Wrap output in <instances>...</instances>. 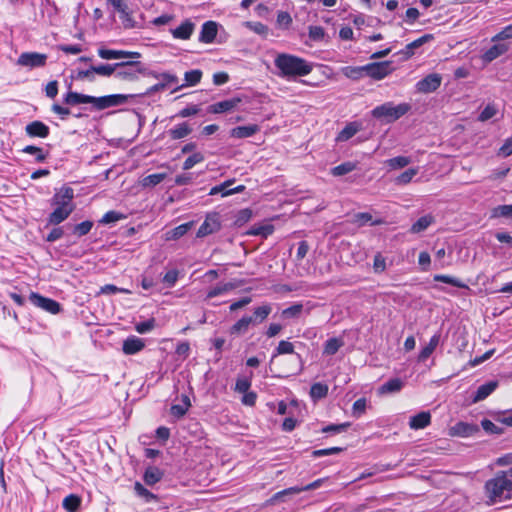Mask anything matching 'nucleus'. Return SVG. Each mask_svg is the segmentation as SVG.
Instances as JSON below:
<instances>
[{"label":"nucleus","instance_id":"1","mask_svg":"<svg viewBox=\"0 0 512 512\" xmlns=\"http://www.w3.org/2000/svg\"><path fill=\"white\" fill-rule=\"evenodd\" d=\"M512 470L498 472L493 478L486 481L484 486L488 504L502 502L512 497Z\"/></svg>","mask_w":512,"mask_h":512},{"label":"nucleus","instance_id":"2","mask_svg":"<svg viewBox=\"0 0 512 512\" xmlns=\"http://www.w3.org/2000/svg\"><path fill=\"white\" fill-rule=\"evenodd\" d=\"M129 97V95L124 94H113L102 97H94L90 95L69 91L64 98V103L71 106L78 104H93L96 110H104L109 107L125 104Z\"/></svg>","mask_w":512,"mask_h":512},{"label":"nucleus","instance_id":"3","mask_svg":"<svg viewBox=\"0 0 512 512\" xmlns=\"http://www.w3.org/2000/svg\"><path fill=\"white\" fill-rule=\"evenodd\" d=\"M274 65L280 70L279 75L284 78L306 76L313 70V65L305 59L287 53L278 54Z\"/></svg>","mask_w":512,"mask_h":512},{"label":"nucleus","instance_id":"4","mask_svg":"<svg viewBox=\"0 0 512 512\" xmlns=\"http://www.w3.org/2000/svg\"><path fill=\"white\" fill-rule=\"evenodd\" d=\"M410 109L411 105L408 103L394 105L392 102H386L375 107L372 110V115L378 119H385L387 122H394L408 113Z\"/></svg>","mask_w":512,"mask_h":512},{"label":"nucleus","instance_id":"5","mask_svg":"<svg viewBox=\"0 0 512 512\" xmlns=\"http://www.w3.org/2000/svg\"><path fill=\"white\" fill-rule=\"evenodd\" d=\"M117 64H122L115 71V77L124 81L133 82L138 80V74L147 75V69L143 67L139 61H123Z\"/></svg>","mask_w":512,"mask_h":512},{"label":"nucleus","instance_id":"6","mask_svg":"<svg viewBox=\"0 0 512 512\" xmlns=\"http://www.w3.org/2000/svg\"><path fill=\"white\" fill-rule=\"evenodd\" d=\"M74 191L71 187L64 186L60 188L51 199V205L74 211L73 203Z\"/></svg>","mask_w":512,"mask_h":512},{"label":"nucleus","instance_id":"7","mask_svg":"<svg viewBox=\"0 0 512 512\" xmlns=\"http://www.w3.org/2000/svg\"><path fill=\"white\" fill-rule=\"evenodd\" d=\"M48 56L38 52H24L17 59V64L30 69L39 68L46 65Z\"/></svg>","mask_w":512,"mask_h":512},{"label":"nucleus","instance_id":"8","mask_svg":"<svg viewBox=\"0 0 512 512\" xmlns=\"http://www.w3.org/2000/svg\"><path fill=\"white\" fill-rule=\"evenodd\" d=\"M221 228L220 215L217 212H211L206 215V218L197 231V237L202 238L212 233L219 231Z\"/></svg>","mask_w":512,"mask_h":512},{"label":"nucleus","instance_id":"9","mask_svg":"<svg viewBox=\"0 0 512 512\" xmlns=\"http://www.w3.org/2000/svg\"><path fill=\"white\" fill-rule=\"evenodd\" d=\"M393 71L390 61L373 62L365 65V73L367 76L381 80Z\"/></svg>","mask_w":512,"mask_h":512},{"label":"nucleus","instance_id":"10","mask_svg":"<svg viewBox=\"0 0 512 512\" xmlns=\"http://www.w3.org/2000/svg\"><path fill=\"white\" fill-rule=\"evenodd\" d=\"M29 300L34 306L41 308L51 314H57L61 310V306L57 301L46 298L36 292H32L30 294Z\"/></svg>","mask_w":512,"mask_h":512},{"label":"nucleus","instance_id":"11","mask_svg":"<svg viewBox=\"0 0 512 512\" xmlns=\"http://www.w3.org/2000/svg\"><path fill=\"white\" fill-rule=\"evenodd\" d=\"M323 482H324V479H317L306 486H300V487L294 486V487L284 489V490L279 491L276 494H274L273 497L269 500V502L274 503L275 501L282 500V498L284 496L295 495V494H299L300 492H303V491L317 489L322 485Z\"/></svg>","mask_w":512,"mask_h":512},{"label":"nucleus","instance_id":"12","mask_svg":"<svg viewBox=\"0 0 512 512\" xmlns=\"http://www.w3.org/2000/svg\"><path fill=\"white\" fill-rule=\"evenodd\" d=\"M433 39V35L431 34H425L421 36L420 38L412 41L411 43L407 44L404 49L396 52L394 56H399L400 60L406 61L410 59L414 54L415 50L424 45L425 43L429 42Z\"/></svg>","mask_w":512,"mask_h":512},{"label":"nucleus","instance_id":"13","mask_svg":"<svg viewBox=\"0 0 512 512\" xmlns=\"http://www.w3.org/2000/svg\"><path fill=\"white\" fill-rule=\"evenodd\" d=\"M441 81L442 78L439 74H429L417 83L416 88L419 92L431 93L439 88Z\"/></svg>","mask_w":512,"mask_h":512},{"label":"nucleus","instance_id":"14","mask_svg":"<svg viewBox=\"0 0 512 512\" xmlns=\"http://www.w3.org/2000/svg\"><path fill=\"white\" fill-rule=\"evenodd\" d=\"M98 55L105 60L122 59V58H140L141 54L135 51L113 50L106 48H99Z\"/></svg>","mask_w":512,"mask_h":512},{"label":"nucleus","instance_id":"15","mask_svg":"<svg viewBox=\"0 0 512 512\" xmlns=\"http://www.w3.org/2000/svg\"><path fill=\"white\" fill-rule=\"evenodd\" d=\"M234 182H235V180L231 179V180H227V181L223 182L220 185L212 187L210 192H209V195L221 194L222 196H228V195H232V194L243 192L245 190V186L244 185H239L237 187L230 188V186Z\"/></svg>","mask_w":512,"mask_h":512},{"label":"nucleus","instance_id":"16","mask_svg":"<svg viewBox=\"0 0 512 512\" xmlns=\"http://www.w3.org/2000/svg\"><path fill=\"white\" fill-rule=\"evenodd\" d=\"M145 347V343L141 338H138L136 336H130L123 342L122 351L126 355H133L141 350H143Z\"/></svg>","mask_w":512,"mask_h":512},{"label":"nucleus","instance_id":"17","mask_svg":"<svg viewBox=\"0 0 512 512\" xmlns=\"http://www.w3.org/2000/svg\"><path fill=\"white\" fill-rule=\"evenodd\" d=\"M240 102V98L227 99L210 105L208 111L213 114L228 112L233 110Z\"/></svg>","mask_w":512,"mask_h":512},{"label":"nucleus","instance_id":"18","mask_svg":"<svg viewBox=\"0 0 512 512\" xmlns=\"http://www.w3.org/2000/svg\"><path fill=\"white\" fill-rule=\"evenodd\" d=\"M27 135L30 137L46 138L49 135V127L41 121H33L25 127Z\"/></svg>","mask_w":512,"mask_h":512},{"label":"nucleus","instance_id":"19","mask_svg":"<svg viewBox=\"0 0 512 512\" xmlns=\"http://www.w3.org/2000/svg\"><path fill=\"white\" fill-rule=\"evenodd\" d=\"M218 31L217 23L214 21H207L202 25L199 36V41L203 43H211L216 38Z\"/></svg>","mask_w":512,"mask_h":512},{"label":"nucleus","instance_id":"20","mask_svg":"<svg viewBox=\"0 0 512 512\" xmlns=\"http://www.w3.org/2000/svg\"><path fill=\"white\" fill-rule=\"evenodd\" d=\"M431 422V414L428 411H422L410 418L409 426L411 429L419 430L427 427Z\"/></svg>","mask_w":512,"mask_h":512},{"label":"nucleus","instance_id":"21","mask_svg":"<svg viewBox=\"0 0 512 512\" xmlns=\"http://www.w3.org/2000/svg\"><path fill=\"white\" fill-rule=\"evenodd\" d=\"M498 387L497 381H489L478 387L473 399L472 403L480 402L486 399L490 394H492L495 389Z\"/></svg>","mask_w":512,"mask_h":512},{"label":"nucleus","instance_id":"22","mask_svg":"<svg viewBox=\"0 0 512 512\" xmlns=\"http://www.w3.org/2000/svg\"><path fill=\"white\" fill-rule=\"evenodd\" d=\"M260 130L256 124L247 126H238L230 131V136L237 139L248 138L256 134Z\"/></svg>","mask_w":512,"mask_h":512},{"label":"nucleus","instance_id":"23","mask_svg":"<svg viewBox=\"0 0 512 512\" xmlns=\"http://www.w3.org/2000/svg\"><path fill=\"white\" fill-rule=\"evenodd\" d=\"M194 27L191 21L186 20L179 27L172 30V35L174 38L187 40L192 35Z\"/></svg>","mask_w":512,"mask_h":512},{"label":"nucleus","instance_id":"24","mask_svg":"<svg viewBox=\"0 0 512 512\" xmlns=\"http://www.w3.org/2000/svg\"><path fill=\"white\" fill-rule=\"evenodd\" d=\"M193 226L194 222L190 221L171 229L166 233V240H178L184 236Z\"/></svg>","mask_w":512,"mask_h":512},{"label":"nucleus","instance_id":"25","mask_svg":"<svg viewBox=\"0 0 512 512\" xmlns=\"http://www.w3.org/2000/svg\"><path fill=\"white\" fill-rule=\"evenodd\" d=\"M201 78H202L201 70L194 69V70L187 71L184 75L185 83L178 86L177 88H175L174 91H178L187 86H195L196 84H198L201 81Z\"/></svg>","mask_w":512,"mask_h":512},{"label":"nucleus","instance_id":"26","mask_svg":"<svg viewBox=\"0 0 512 512\" xmlns=\"http://www.w3.org/2000/svg\"><path fill=\"white\" fill-rule=\"evenodd\" d=\"M508 50V46L503 43L494 44L490 47L483 55V59L486 62H491L498 58Z\"/></svg>","mask_w":512,"mask_h":512},{"label":"nucleus","instance_id":"27","mask_svg":"<svg viewBox=\"0 0 512 512\" xmlns=\"http://www.w3.org/2000/svg\"><path fill=\"white\" fill-rule=\"evenodd\" d=\"M73 211L55 206L54 211L48 217V223L58 225L65 221Z\"/></svg>","mask_w":512,"mask_h":512},{"label":"nucleus","instance_id":"28","mask_svg":"<svg viewBox=\"0 0 512 512\" xmlns=\"http://www.w3.org/2000/svg\"><path fill=\"white\" fill-rule=\"evenodd\" d=\"M453 435H458L462 437H467L472 435L474 432L478 430L475 425L468 424L465 422H458L452 428Z\"/></svg>","mask_w":512,"mask_h":512},{"label":"nucleus","instance_id":"29","mask_svg":"<svg viewBox=\"0 0 512 512\" xmlns=\"http://www.w3.org/2000/svg\"><path fill=\"white\" fill-rule=\"evenodd\" d=\"M162 477L163 472L159 468L155 466H150L145 470L143 479L147 485L151 486L159 482L162 479Z\"/></svg>","mask_w":512,"mask_h":512},{"label":"nucleus","instance_id":"30","mask_svg":"<svg viewBox=\"0 0 512 512\" xmlns=\"http://www.w3.org/2000/svg\"><path fill=\"white\" fill-rule=\"evenodd\" d=\"M440 342V335L435 334L430 338L429 343L420 351L419 361H425L436 349Z\"/></svg>","mask_w":512,"mask_h":512},{"label":"nucleus","instance_id":"31","mask_svg":"<svg viewBox=\"0 0 512 512\" xmlns=\"http://www.w3.org/2000/svg\"><path fill=\"white\" fill-rule=\"evenodd\" d=\"M254 318L252 316H243L238 320L231 328V334H242L245 333L250 325H253Z\"/></svg>","mask_w":512,"mask_h":512},{"label":"nucleus","instance_id":"32","mask_svg":"<svg viewBox=\"0 0 512 512\" xmlns=\"http://www.w3.org/2000/svg\"><path fill=\"white\" fill-rule=\"evenodd\" d=\"M191 132H192V128L189 126V124L186 122H183V123L175 126L174 128L170 129L169 135H170L171 139L178 140V139L185 138Z\"/></svg>","mask_w":512,"mask_h":512},{"label":"nucleus","instance_id":"33","mask_svg":"<svg viewBox=\"0 0 512 512\" xmlns=\"http://www.w3.org/2000/svg\"><path fill=\"white\" fill-rule=\"evenodd\" d=\"M403 387V381L399 378H393L385 382L379 388L381 394L399 392Z\"/></svg>","mask_w":512,"mask_h":512},{"label":"nucleus","instance_id":"34","mask_svg":"<svg viewBox=\"0 0 512 512\" xmlns=\"http://www.w3.org/2000/svg\"><path fill=\"white\" fill-rule=\"evenodd\" d=\"M359 130V126L355 123H349L346 125L337 135L336 140L338 142H344L352 138Z\"/></svg>","mask_w":512,"mask_h":512},{"label":"nucleus","instance_id":"35","mask_svg":"<svg viewBox=\"0 0 512 512\" xmlns=\"http://www.w3.org/2000/svg\"><path fill=\"white\" fill-rule=\"evenodd\" d=\"M341 71L344 76H346L347 78L352 79V80H359L364 75H366L365 65L358 66V67L346 66V67H343Z\"/></svg>","mask_w":512,"mask_h":512},{"label":"nucleus","instance_id":"36","mask_svg":"<svg viewBox=\"0 0 512 512\" xmlns=\"http://www.w3.org/2000/svg\"><path fill=\"white\" fill-rule=\"evenodd\" d=\"M119 66H122V64H100L98 66H93V71H95V75H100L104 77H109L111 75H115L116 69H118Z\"/></svg>","mask_w":512,"mask_h":512},{"label":"nucleus","instance_id":"37","mask_svg":"<svg viewBox=\"0 0 512 512\" xmlns=\"http://www.w3.org/2000/svg\"><path fill=\"white\" fill-rule=\"evenodd\" d=\"M434 221L433 216L425 215L420 217L411 227L412 233H420L426 230Z\"/></svg>","mask_w":512,"mask_h":512},{"label":"nucleus","instance_id":"38","mask_svg":"<svg viewBox=\"0 0 512 512\" xmlns=\"http://www.w3.org/2000/svg\"><path fill=\"white\" fill-rule=\"evenodd\" d=\"M134 491L138 497L144 499L147 503L157 501V496L146 489L140 482H135Z\"/></svg>","mask_w":512,"mask_h":512},{"label":"nucleus","instance_id":"39","mask_svg":"<svg viewBox=\"0 0 512 512\" xmlns=\"http://www.w3.org/2000/svg\"><path fill=\"white\" fill-rule=\"evenodd\" d=\"M433 280L436 282H443L446 284H450V285L458 287V288L468 289V286L464 282H462L458 278H455V277H452L449 275L436 274L433 276Z\"/></svg>","mask_w":512,"mask_h":512},{"label":"nucleus","instance_id":"40","mask_svg":"<svg viewBox=\"0 0 512 512\" xmlns=\"http://www.w3.org/2000/svg\"><path fill=\"white\" fill-rule=\"evenodd\" d=\"M385 163L390 169L396 170L404 168L407 165H409L411 163V159L406 156H397L386 160Z\"/></svg>","mask_w":512,"mask_h":512},{"label":"nucleus","instance_id":"41","mask_svg":"<svg viewBox=\"0 0 512 512\" xmlns=\"http://www.w3.org/2000/svg\"><path fill=\"white\" fill-rule=\"evenodd\" d=\"M418 171V168H409L397 176L394 180V183L396 185H406L412 181L413 177L418 174Z\"/></svg>","mask_w":512,"mask_h":512},{"label":"nucleus","instance_id":"42","mask_svg":"<svg viewBox=\"0 0 512 512\" xmlns=\"http://www.w3.org/2000/svg\"><path fill=\"white\" fill-rule=\"evenodd\" d=\"M357 165L354 162H344L338 166H335L331 170L333 176H343L356 169Z\"/></svg>","mask_w":512,"mask_h":512},{"label":"nucleus","instance_id":"43","mask_svg":"<svg viewBox=\"0 0 512 512\" xmlns=\"http://www.w3.org/2000/svg\"><path fill=\"white\" fill-rule=\"evenodd\" d=\"M81 504V499L74 494L66 496L63 500V507L69 512H76Z\"/></svg>","mask_w":512,"mask_h":512},{"label":"nucleus","instance_id":"44","mask_svg":"<svg viewBox=\"0 0 512 512\" xmlns=\"http://www.w3.org/2000/svg\"><path fill=\"white\" fill-rule=\"evenodd\" d=\"M22 152L26 153V154H31V155H34L35 156V160L36 162H44L47 158V153H45L43 151L42 148L40 147H37V146H33V145H28L26 147H24L22 149Z\"/></svg>","mask_w":512,"mask_h":512},{"label":"nucleus","instance_id":"45","mask_svg":"<svg viewBox=\"0 0 512 512\" xmlns=\"http://www.w3.org/2000/svg\"><path fill=\"white\" fill-rule=\"evenodd\" d=\"M343 341L338 338H330L326 341L324 346V354L334 355L342 347Z\"/></svg>","mask_w":512,"mask_h":512},{"label":"nucleus","instance_id":"46","mask_svg":"<svg viewBox=\"0 0 512 512\" xmlns=\"http://www.w3.org/2000/svg\"><path fill=\"white\" fill-rule=\"evenodd\" d=\"M328 393V386L323 383H315L311 386L310 396L314 400L324 398Z\"/></svg>","mask_w":512,"mask_h":512},{"label":"nucleus","instance_id":"47","mask_svg":"<svg viewBox=\"0 0 512 512\" xmlns=\"http://www.w3.org/2000/svg\"><path fill=\"white\" fill-rule=\"evenodd\" d=\"M270 312L271 307L268 305L257 307L254 310V315L252 316L254 318L253 325L263 322L268 317Z\"/></svg>","mask_w":512,"mask_h":512},{"label":"nucleus","instance_id":"48","mask_svg":"<svg viewBox=\"0 0 512 512\" xmlns=\"http://www.w3.org/2000/svg\"><path fill=\"white\" fill-rule=\"evenodd\" d=\"M166 173H155L146 176L142 183L145 187H154L161 183L166 178Z\"/></svg>","mask_w":512,"mask_h":512},{"label":"nucleus","instance_id":"49","mask_svg":"<svg viewBox=\"0 0 512 512\" xmlns=\"http://www.w3.org/2000/svg\"><path fill=\"white\" fill-rule=\"evenodd\" d=\"M235 288V285L232 284V283H225L223 285H218L214 288H212L208 293H207V299H211V298H214L216 296H219V295H222L232 289Z\"/></svg>","mask_w":512,"mask_h":512},{"label":"nucleus","instance_id":"50","mask_svg":"<svg viewBox=\"0 0 512 512\" xmlns=\"http://www.w3.org/2000/svg\"><path fill=\"white\" fill-rule=\"evenodd\" d=\"M147 76H153L155 78L162 79L163 80L162 83H166V85L172 84V83H178V77L176 75L168 73V72L157 74L153 71H147Z\"/></svg>","mask_w":512,"mask_h":512},{"label":"nucleus","instance_id":"51","mask_svg":"<svg viewBox=\"0 0 512 512\" xmlns=\"http://www.w3.org/2000/svg\"><path fill=\"white\" fill-rule=\"evenodd\" d=\"M204 161V156L202 153L200 152H196L194 154H192L191 156H189L183 163V169L184 170H189L191 169L192 167H194V165L198 164V163H201Z\"/></svg>","mask_w":512,"mask_h":512},{"label":"nucleus","instance_id":"52","mask_svg":"<svg viewBox=\"0 0 512 512\" xmlns=\"http://www.w3.org/2000/svg\"><path fill=\"white\" fill-rule=\"evenodd\" d=\"M308 34L309 38L315 42L322 41L325 37V31L321 26H309Z\"/></svg>","mask_w":512,"mask_h":512},{"label":"nucleus","instance_id":"53","mask_svg":"<svg viewBox=\"0 0 512 512\" xmlns=\"http://www.w3.org/2000/svg\"><path fill=\"white\" fill-rule=\"evenodd\" d=\"M493 217H505L512 219V205H499L493 209Z\"/></svg>","mask_w":512,"mask_h":512},{"label":"nucleus","instance_id":"54","mask_svg":"<svg viewBox=\"0 0 512 512\" xmlns=\"http://www.w3.org/2000/svg\"><path fill=\"white\" fill-rule=\"evenodd\" d=\"M303 310L302 304H294L282 311V316L284 318H296L298 317Z\"/></svg>","mask_w":512,"mask_h":512},{"label":"nucleus","instance_id":"55","mask_svg":"<svg viewBox=\"0 0 512 512\" xmlns=\"http://www.w3.org/2000/svg\"><path fill=\"white\" fill-rule=\"evenodd\" d=\"M292 24V17L288 12L280 11L277 14V25L280 28L288 29Z\"/></svg>","mask_w":512,"mask_h":512},{"label":"nucleus","instance_id":"56","mask_svg":"<svg viewBox=\"0 0 512 512\" xmlns=\"http://www.w3.org/2000/svg\"><path fill=\"white\" fill-rule=\"evenodd\" d=\"M274 231V227L272 225H262L258 227H254L251 229L249 234L251 235H260L262 237H268Z\"/></svg>","mask_w":512,"mask_h":512},{"label":"nucleus","instance_id":"57","mask_svg":"<svg viewBox=\"0 0 512 512\" xmlns=\"http://www.w3.org/2000/svg\"><path fill=\"white\" fill-rule=\"evenodd\" d=\"M123 218H124V215H122L121 213H118L116 211H108L107 213H105L103 215L102 219L100 220V223H102V224L115 223Z\"/></svg>","mask_w":512,"mask_h":512},{"label":"nucleus","instance_id":"58","mask_svg":"<svg viewBox=\"0 0 512 512\" xmlns=\"http://www.w3.org/2000/svg\"><path fill=\"white\" fill-rule=\"evenodd\" d=\"M93 227V222L91 221H83L74 226V233L78 236H84L90 232Z\"/></svg>","mask_w":512,"mask_h":512},{"label":"nucleus","instance_id":"59","mask_svg":"<svg viewBox=\"0 0 512 512\" xmlns=\"http://www.w3.org/2000/svg\"><path fill=\"white\" fill-rule=\"evenodd\" d=\"M120 18L125 29H132L136 26L135 20L133 19L129 8H127L125 12L120 13Z\"/></svg>","mask_w":512,"mask_h":512},{"label":"nucleus","instance_id":"60","mask_svg":"<svg viewBox=\"0 0 512 512\" xmlns=\"http://www.w3.org/2000/svg\"><path fill=\"white\" fill-rule=\"evenodd\" d=\"M366 399L365 398H359L356 400L352 407V413L355 417H360L366 410Z\"/></svg>","mask_w":512,"mask_h":512},{"label":"nucleus","instance_id":"61","mask_svg":"<svg viewBox=\"0 0 512 512\" xmlns=\"http://www.w3.org/2000/svg\"><path fill=\"white\" fill-rule=\"evenodd\" d=\"M155 327V320L149 319L144 322L137 323L135 325V330L140 334H145L150 332Z\"/></svg>","mask_w":512,"mask_h":512},{"label":"nucleus","instance_id":"62","mask_svg":"<svg viewBox=\"0 0 512 512\" xmlns=\"http://www.w3.org/2000/svg\"><path fill=\"white\" fill-rule=\"evenodd\" d=\"M497 113V109L495 107V105H492V104H488L483 110L482 112L480 113L478 119L480 121H487L489 119H491L492 117H494Z\"/></svg>","mask_w":512,"mask_h":512},{"label":"nucleus","instance_id":"63","mask_svg":"<svg viewBox=\"0 0 512 512\" xmlns=\"http://www.w3.org/2000/svg\"><path fill=\"white\" fill-rule=\"evenodd\" d=\"M245 25L250 30H252L253 32H255L256 34H259V35L264 36L268 32V27L261 22H246Z\"/></svg>","mask_w":512,"mask_h":512},{"label":"nucleus","instance_id":"64","mask_svg":"<svg viewBox=\"0 0 512 512\" xmlns=\"http://www.w3.org/2000/svg\"><path fill=\"white\" fill-rule=\"evenodd\" d=\"M512 154V136L505 140L503 145L499 148L498 155L508 157Z\"/></svg>","mask_w":512,"mask_h":512}]
</instances>
